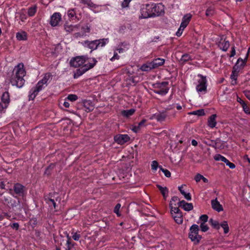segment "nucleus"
I'll use <instances>...</instances> for the list:
<instances>
[{
    "mask_svg": "<svg viewBox=\"0 0 250 250\" xmlns=\"http://www.w3.org/2000/svg\"><path fill=\"white\" fill-rule=\"evenodd\" d=\"M139 19H148L159 16L164 13V6L161 3L150 2L143 5L140 8Z\"/></svg>",
    "mask_w": 250,
    "mask_h": 250,
    "instance_id": "1",
    "label": "nucleus"
},
{
    "mask_svg": "<svg viewBox=\"0 0 250 250\" xmlns=\"http://www.w3.org/2000/svg\"><path fill=\"white\" fill-rule=\"evenodd\" d=\"M26 75V71L23 63H19L14 67L12 76L10 79V83L13 86L18 88L22 87L25 83L23 79Z\"/></svg>",
    "mask_w": 250,
    "mask_h": 250,
    "instance_id": "2",
    "label": "nucleus"
},
{
    "mask_svg": "<svg viewBox=\"0 0 250 250\" xmlns=\"http://www.w3.org/2000/svg\"><path fill=\"white\" fill-rule=\"evenodd\" d=\"M52 75L50 73L45 74L43 78L39 81L36 86L31 89L29 92V99L30 100H33L38 93L44 87V85L47 84L48 81L51 79Z\"/></svg>",
    "mask_w": 250,
    "mask_h": 250,
    "instance_id": "3",
    "label": "nucleus"
},
{
    "mask_svg": "<svg viewBox=\"0 0 250 250\" xmlns=\"http://www.w3.org/2000/svg\"><path fill=\"white\" fill-rule=\"evenodd\" d=\"M199 79L196 84V90L199 95L205 94L207 92V80L206 77L198 74Z\"/></svg>",
    "mask_w": 250,
    "mask_h": 250,
    "instance_id": "4",
    "label": "nucleus"
},
{
    "mask_svg": "<svg viewBox=\"0 0 250 250\" xmlns=\"http://www.w3.org/2000/svg\"><path fill=\"white\" fill-rule=\"evenodd\" d=\"M97 62V60L95 59H92L87 63H85L80 68L77 69L75 72L74 75V78L75 79L78 78L80 76H82L86 71L93 68Z\"/></svg>",
    "mask_w": 250,
    "mask_h": 250,
    "instance_id": "5",
    "label": "nucleus"
},
{
    "mask_svg": "<svg viewBox=\"0 0 250 250\" xmlns=\"http://www.w3.org/2000/svg\"><path fill=\"white\" fill-rule=\"evenodd\" d=\"M199 227L196 224L192 225L189 229L188 237L195 244L199 243L202 237L198 234Z\"/></svg>",
    "mask_w": 250,
    "mask_h": 250,
    "instance_id": "6",
    "label": "nucleus"
},
{
    "mask_svg": "<svg viewBox=\"0 0 250 250\" xmlns=\"http://www.w3.org/2000/svg\"><path fill=\"white\" fill-rule=\"evenodd\" d=\"M92 59L93 58H88L84 56H77L70 60V64L72 66L74 67H82Z\"/></svg>",
    "mask_w": 250,
    "mask_h": 250,
    "instance_id": "7",
    "label": "nucleus"
},
{
    "mask_svg": "<svg viewBox=\"0 0 250 250\" xmlns=\"http://www.w3.org/2000/svg\"><path fill=\"white\" fill-rule=\"evenodd\" d=\"M154 88V92L161 95H166L169 90L168 83L167 82L155 83Z\"/></svg>",
    "mask_w": 250,
    "mask_h": 250,
    "instance_id": "8",
    "label": "nucleus"
},
{
    "mask_svg": "<svg viewBox=\"0 0 250 250\" xmlns=\"http://www.w3.org/2000/svg\"><path fill=\"white\" fill-rule=\"evenodd\" d=\"M191 18L192 15L190 13L187 14L184 16L180 26L176 32V35L177 36L180 37L182 34L183 30L188 24Z\"/></svg>",
    "mask_w": 250,
    "mask_h": 250,
    "instance_id": "9",
    "label": "nucleus"
},
{
    "mask_svg": "<svg viewBox=\"0 0 250 250\" xmlns=\"http://www.w3.org/2000/svg\"><path fill=\"white\" fill-rule=\"evenodd\" d=\"M171 214L175 221L178 224H181L183 223V218L182 213L178 208H172L170 209Z\"/></svg>",
    "mask_w": 250,
    "mask_h": 250,
    "instance_id": "10",
    "label": "nucleus"
},
{
    "mask_svg": "<svg viewBox=\"0 0 250 250\" xmlns=\"http://www.w3.org/2000/svg\"><path fill=\"white\" fill-rule=\"evenodd\" d=\"M115 142L119 145H124L130 140L129 136L127 134H118L114 136Z\"/></svg>",
    "mask_w": 250,
    "mask_h": 250,
    "instance_id": "11",
    "label": "nucleus"
},
{
    "mask_svg": "<svg viewBox=\"0 0 250 250\" xmlns=\"http://www.w3.org/2000/svg\"><path fill=\"white\" fill-rule=\"evenodd\" d=\"M62 20V15L60 13H54L50 18V24L52 26H56L58 25L59 23Z\"/></svg>",
    "mask_w": 250,
    "mask_h": 250,
    "instance_id": "12",
    "label": "nucleus"
},
{
    "mask_svg": "<svg viewBox=\"0 0 250 250\" xmlns=\"http://www.w3.org/2000/svg\"><path fill=\"white\" fill-rule=\"evenodd\" d=\"M167 116V114L166 112H161L156 113L153 114L150 117V119L153 120L156 119L158 122L164 121Z\"/></svg>",
    "mask_w": 250,
    "mask_h": 250,
    "instance_id": "13",
    "label": "nucleus"
},
{
    "mask_svg": "<svg viewBox=\"0 0 250 250\" xmlns=\"http://www.w3.org/2000/svg\"><path fill=\"white\" fill-rule=\"evenodd\" d=\"M1 100L2 104L0 105H1L2 108H7L10 102L9 93L7 92L3 93Z\"/></svg>",
    "mask_w": 250,
    "mask_h": 250,
    "instance_id": "14",
    "label": "nucleus"
},
{
    "mask_svg": "<svg viewBox=\"0 0 250 250\" xmlns=\"http://www.w3.org/2000/svg\"><path fill=\"white\" fill-rule=\"evenodd\" d=\"M211 205L212 208L218 212H220L223 210L222 206L220 204L217 198L211 201Z\"/></svg>",
    "mask_w": 250,
    "mask_h": 250,
    "instance_id": "15",
    "label": "nucleus"
},
{
    "mask_svg": "<svg viewBox=\"0 0 250 250\" xmlns=\"http://www.w3.org/2000/svg\"><path fill=\"white\" fill-rule=\"evenodd\" d=\"M13 189L15 194L19 196H22L24 192V187L20 184L17 183L14 185Z\"/></svg>",
    "mask_w": 250,
    "mask_h": 250,
    "instance_id": "16",
    "label": "nucleus"
},
{
    "mask_svg": "<svg viewBox=\"0 0 250 250\" xmlns=\"http://www.w3.org/2000/svg\"><path fill=\"white\" fill-rule=\"evenodd\" d=\"M179 207H182L186 211H190L193 208L192 203L186 202L184 200L178 202Z\"/></svg>",
    "mask_w": 250,
    "mask_h": 250,
    "instance_id": "17",
    "label": "nucleus"
},
{
    "mask_svg": "<svg viewBox=\"0 0 250 250\" xmlns=\"http://www.w3.org/2000/svg\"><path fill=\"white\" fill-rule=\"evenodd\" d=\"M146 119L142 120L137 125L132 126L131 130L135 133L139 132L142 127L146 126Z\"/></svg>",
    "mask_w": 250,
    "mask_h": 250,
    "instance_id": "18",
    "label": "nucleus"
},
{
    "mask_svg": "<svg viewBox=\"0 0 250 250\" xmlns=\"http://www.w3.org/2000/svg\"><path fill=\"white\" fill-rule=\"evenodd\" d=\"M97 41L94 40L92 41H86L84 42V45L91 49L92 50H96L97 49Z\"/></svg>",
    "mask_w": 250,
    "mask_h": 250,
    "instance_id": "19",
    "label": "nucleus"
},
{
    "mask_svg": "<svg viewBox=\"0 0 250 250\" xmlns=\"http://www.w3.org/2000/svg\"><path fill=\"white\" fill-rule=\"evenodd\" d=\"M165 60L164 59L158 58L151 61L154 69L163 65L165 63Z\"/></svg>",
    "mask_w": 250,
    "mask_h": 250,
    "instance_id": "20",
    "label": "nucleus"
},
{
    "mask_svg": "<svg viewBox=\"0 0 250 250\" xmlns=\"http://www.w3.org/2000/svg\"><path fill=\"white\" fill-rule=\"evenodd\" d=\"M216 115L212 114L211 115L208 119V125L211 127H214L217 124L216 121Z\"/></svg>",
    "mask_w": 250,
    "mask_h": 250,
    "instance_id": "21",
    "label": "nucleus"
},
{
    "mask_svg": "<svg viewBox=\"0 0 250 250\" xmlns=\"http://www.w3.org/2000/svg\"><path fill=\"white\" fill-rule=\"evenodd\" d=\"M229 46V41L226 40H222L219 43V47L224 51H226Z\"/></svg>",
    "mask_w": 250,
    "mask_h": 250,
    "instance_id": "22",
    "label": "nucleus"
},
{
    "mask_svg": "<svg viewBox=\"0 0 250 250\" xmlns=\"http://www.w3.org/2000/svg\"><path fill=\"white\" fill-rule=\"evenodd\" d=\"M153 69L154 68L151 62L143 64L140 67V69L143 71H148Z\"/></svg>",
    "mask_w": 250,
    "mask_h": 250,
    "instance_id": "23",
    "label": "nucleus"
},
{
    "mask_svg": "<svg viewBox=\"0 0 250 250\" xmlns=\"http://www.w3.org/2000/svg\"><path fill=\"white\" fill-rule=\"evenodd\" d=\"M16 38L19 41H25L27 39V33L25 31H20L16 33Z\"/></svg>",
    "mask_w": 250,
    "mask_h": 250,
    "instance_id": "24",
    "label": "nucleus"
},
{
    "mask_svg": "<svg viewBox=\"0 0 250 250\" xmlns=\"http://www.w3.org/2000/svg\"><path fill=\"white\" fill-rule=\"evenodd\" d=\"M79 27V25H67L65 24L64 25V29L65 31L67 32H72L74 31L78 30V28Z\"/></svg>",
    "mask_w": 250,
    "mask_h": 250,
    "instance_id": "25",
    "label": "nucleus"
},
{
    "mask_svg": "<svg viewBox=\"0 0 250 250\" xmlns=\"http://www.w3.org/2000/svg\"><path fill=\"white\" fill-rule=\"evenodd\" d=\"M185 186V185H182L181 186L178 187V189L179 190L181 193L184 195L185 199H186L188 201H190L191 200V196L189 193H186L185 192V191L183 189V187Z\"/></svg>",
    "mask_w": 250,
    "mask_h": 250,
    "instance_id": "26",
    "label": "nucleus"
},
{
    "mask_svg": "<svg viewBox=\"0 0 250 250\" xmlns=\"http://www.w3.org/2000/svg\"><path fill=\"white\" fill-rule=\"evenodd\" d=\"M96 41H97L96 43L97 44V48L98 47H104L109 42V40L107 38L96 40Z\"/></svg>",
    "mask_w": 250,
    "mask_h": 250,
    "instance_id": "27",
    "label": "nucleus"
},
{
    "mask_svg": "<svg viewBox=\"0 0 250 250\" xmlns=\"http://www.w3.org/2000/svg\"><path fill=\"white\" fill-rule=\"evenodd\" d=\"M157 187L163 195L164 198L166 199L167 197L168 192L167 188L166 187H163L160 185H157Z\"/></svg>",
    "mask_w": 250,
    "mask_h": 250,
    "instance_id": "28",
    "label": "nucleus"
},
{
    "mask_svg": "<svg viewBox=\"0 0 250 250\" xmlns=\"http://www.w3.org/2000/svg\"><path fill=\"white\" fill-rule=\"evenodd\" d=\"M135 111L134 109H130L128 110H124L122 111V114L125 117H128L132 115Z\"/></svg>",
    "mask_w": 250,
    "mask_h": 250,
    "instance_id": "29",
    "label": "nucleus"
},
{
    "mask_svg": "<svg viewBox=\"0 0 250 250\" xmlns=\"http://www.w3.org/2000/svg\"><path fill=\"white\" fill-rule=\"evenodd\" d=\"M238 76L237 72L236 71V70H233L232 72V73L230 75V78L232 80L231 81V84L233 85L236 84L237 82V78Z\"/></svg>",
    "mask_w": 250,
    "mask_h": 250,
    "instance_id": "30",
    "label": "nucleus"
},
{
    "mask_svg": "<svg viewBox=\"0 0 250 250\" xmlns=\"http://www.w3.org/2000/svg\"><path fill=\"white\" fill-rule=\"evenodd\" d=\"M179 200V199L177 196H173L169 203V207L170 209H171L172 208H177L176 207V203Z\"/></svg>",
    "mask_w": 250,
    "mask_h": 250,
    "instance_id": "31",
    "label": "nucleus"
},
{
    "mask_svg": "<svg viewBox=\"0 0 250 250\" xmlns=\"http://www.w3.org/2000/svg\"><path fill=\"white\" fill-rule=\"evenodd\" d=\"M224 229V232L225 234H227L229 231V227L227 221H224L220 224V226Z\"/></svg>",
    "mask_w": 250,
    "mask_h": 250,
    "instance_id": "32",
    "label": "nucleus"
},
{
    "mask_svg": "<svg viewBox=\"0 0 250 250\" xmlns=\"http://www.w3.org/2000/svg\"><path fill=\"white\" fill-rule=\"evenodd\" d=\"M214 159L215 161H222V162H224L225 163H226V162H228V159L225 158L224 156L220 155V154H216L214 156Z\"/></svg>",
    "mask_w": 250,
    "mask_h": 250,
    "instance_id": "33",
    "label": "nucleus"
},
{
    "mask_svg": "<svg viewBox=\"0 0 250 250\" xmlns=\"http://www.w3.org/2000/svg\"><path fill=\"white\" fill-rule=\"evenodd\" d=\"M37 12V7L36 6H33L30 7L28 9V15L29 16H33Z\"/></svg>",
    "mask_w": 250,
    "mask_h": 250,
    "instance_id": "34",
    "label": "nucleus"
},
{
    "mask_svg": "<svg viewBox=\"0 0 250 250\" xmlns=\"http://www.w3.org/2000/svg\"><path fill=\"white\" fill-rule=\"evenodd\" d=\"M67 15L69 19H74L76 18V12L74 9H69L67 11Z\"/></svg>",
    "mask_w": 250,
    "mask_h": 250,
    "instance_id": "35",
    "label": "nucleus"
},
{
    "mask_svg": "<svg viewBox=\"0 0 250 250\" xmlns=\"http://www.w3.org/2000/svg\"><path fill=\"white\" fill-rule=\"evenodd\" d=\"M215 13L214 8L210 7L208 8L206 12V15L208 17L212 16Z\"/></svg>",
    "mask_w": 250,
    "mask_h": 250,
    "instance_id": "36",
    "label": "nucleus"
},
{
    "mask_svg": "<svg viewBox=\"0 0 250 250\" xmlns=\"http://www.w3.org/2000/svg\"><path fill=\"white\" fill-rule=\"evenodd\" d=\"M245 60H247V58L245 60H243L241 58H239L237 60L235 66H239L240 67H243L246 64Z\"/></svg>",
    "mask_w": 250,
    "mask_h": 250,
    "instance_id": "37",
    "label": "nucleus"
},
{
    "mask_svg": "<svg viewBox=\"0 0 250 250\" xmlns=\"http://www.w3.org/2000/svg\"><path fill=\"white\" fill-rule=\"evenodd\" d=\"M191 59V57L188 54H185L182 55L181 59V62H183V63H185Z\"/></svg>",
    "mask_w": 250,
    "mask_h": 250,
    "instance_id": "38",
    "label": "nucleus"
},
{
    "mask_svg": "<svg viewBox=\"0 0 250 250\" xmlns=\"http://www.w3.org/2000/svg\"><path fill=\"white\" fill-rule=\"evenodd\" d=\"M209 222L214 228L217 229H220V224H219L217 221L214 220L213 219H210L209 220Z\"/></svg>",
    "mask_w": 250,
    "mask_h": 250,
    "instance_id": "39",
    "label": "nucleus"
},
{
    "mask_svg": "<svg viewBox=\"0 0 250 250\" xmlns=\"http://www.w3.org/2000/svg\"><path fill=\"white\" fill-rule=\"evenodd\" d=\"M190 114L199 116H203L205 115V111L204 109H199L196 111H193Z\"/></svg>",
    "mask_w": 250,
    "mask_h": 250,
    "instance_id": "40",
    "label": "nucleus"
},
{
    "mask_svg": "<svg viewBox=\"0 0 250 250\" xmlns=\"http://www.w3.org/2000/svg\"><path fill=\"white\" fill-rule=\"evenodd\" d=\"M78 98V96L75 94H69L66 98V99L71 102H74L76 101Z\"/></svg>",
    "mask_w": 250,
    "mask_h": 250,
    "instance_id": "41",
    "label": "nucleus"
},
{
    "mask_svg": "<svg viewBox=\"0 0 250 250\" xmlns=\"http://www.w3.org/2000/svg\"><path fill=\"white\" fill-rule=\"evenodd\" d=\"M159 168L164 173L167 177H170L171 173L169 170L167 169L163 168L162 166H160Z\"/></svg>",
    "mask_w": 250,
    "mask_h": 250,
    "instance_id": "42",
    "label": "nucleus"
},
{
    "mask_svg": "<svg viewBox=\"0 0 250 250\" xmlns=\"http://www.w3.org/2000/svg\"><path fill=\"white\" fill-rule=\"evenodd\" d=\"M47 203L49 205V206H53L54 209H56V203L55 200L53 199H48L46 201Z\"/></svg>",
    "mask_w": 250,
    "mask_h": 250,
    "instance_id": "43",
    "label": "nucleus"
},
{
    "mask_svg": "<svg viewBox=\"0 0 250 250\" xmlns=\"http://www.w3.org/2000/svg\"><path fill=\"white\" fill-rule=\"evenodd\" d=\"M151 169L152 170L156 171L158 167H159L158 162L154 160L151 163Z\"/></svg>",
    "mask_w": 250,
    "mask_h": 250,
    "instance_id": "44",
    "label": "nucleus"
},
{
    "mask_svg": "<svg viewBox=\"0 0 250 250\" xmlns=\"http://www.w3.org/2000/svg\"><path fill=\"white\" fill-rule=\"evenodd\" d=\"M121 208V205L117 204L114 209V212L118 216H120L121 214L119 212V209Z\"/></svg>",
    "mask_w": 250,
    "mask_h": 250,
    "instance_id": "45",
    "label": "nucleus"
},
{
    "mask_svg": "<svg viewBox=\"0 0 250 250\" xmlns=\"http://www.w3.org/2000/svg\"><path fill=\"white\" fill-rule=\"evenodd\" d=\"M200 228H201V230L203 232H206V231H208V226H207V224H206L204 223H202L200 224Z\"/></svg>",
    "mask_w": 250,
    "mask_h": 250,
    "instance_id": "46",
    "label": "nucleus"
},
{
    "mask_svg": "<svg viewBox=\"0 0 250 250\" xmlns=\"http://www.w3.org/2000/svg\"><path fill=\"white\" fill-rule=\"evenodd\" d=\"M72 237L75 241H78L81 237L80 234L77 232L72 233Z\"/></svg>",
    "mask_w": 250,
    "mask_h": 250,
    "instance_id": "47",
    "label": "nucleus"
},
{
    "mask_svg": "<svg viewBox=\"0 0 250 250\" xmlns=\"http://www.w3.org/2000/svg\"><path fill=\"white\" fill-rule=\"evenodd\" d=\"M132 0H124L123 2L122 3V7L123 8H126L128 6L129 2Z\"/></svg>",
    "mask_w": 250,
    "mask_h": 250,
    "instance_id": "48",
    "label": "nucleus"
},
{
    "mask_svg": "<svg viewBox=\"0 0 250 250\" xmlns=\"http://www.w3.org/2000/svg\"><path fill=\"white\" fill-rule=\"evenodd\" d=\"M200 219L202 221H203V223H205L206 222H207L208 221V216L207 215H206V214L202 215L200 217Z\"/></svg>",
    "mask_w": 250,
    "mask_h": 250,
    "instance_id": "49",
    "label": "nucleus"
},
{
    "mask_svg": "<svg viewBox=\"0 0 250 250\" xmlns=\"http://www.w3.org/2000/svg\"><path fill=\"white\" fill-rule=\"evenodd\" d=\"M82 29L84 33H89L90 31V27L87 24L83 26Z\"/></svg>",
    "mask_w": 250,
    "mask_h": 250,
    "instance_id": "50",
    "label": "nucleus"
},
{
    "mask_svg": "<svg viewBox=\"0 0 250 250\" xmlns=\"http://www.w3.org/2000/svg\"><path fill=\"white\" fill-rule=\"evenodd\" d=\"M203 178V175L200 174H197L195 176L194 179L196 182H199Z\"/></svg>",
    "mask_w": 250,
    "mask_h": 250,
    "instance_id": "51",
    "label": "nucleus"
},
{
    "mask_svg": "<svg viewBox=\"0 0 250 250\" xmlns=\"http://www.w3.org/2000/svg\"><path fill=\"white\" fill-rule=\"evenodd\" d=\"M242 106L243 108V110L244 111V112L246 113H247V114L250 113L249 108L247 106L246 104H245L244 105H242Z\"/></svg>",
    "mask_w": 250,
    "mask_h": 250,
    "instance_id": "52",
    "label": "nucleus"
},
{
    "mask_svg": "<svg viewBox=\"0 0 250 250\" xmlns=\"http://www.w3.org/2000/svg\"><path fill=\"white\" fill-rule=\"evenodd\" d=\"M226 164L231 169H233L235 167V165L232 163H230L229 160H228V162L226 163Z\"/></svg>",
    "mask_w": 250,
    "mask_h": 250,
    "instance_id": "53",
    "label": "nucleus"
},
{
    "mask_svg": "<svg viewBox=\"0 0 250 250\" xmlns=\"http://www.w3.org/2000/svg\"><path fill=\"white\" fill-rule=\"evenodd\" d=\"M119 59V56L118 55V53L114 52V56L110 59V60L111 61H113L116 59Z\"/></svg>",
    "mask_w": 250,
    "mask_h": 250,
    "instance_id": "54",
    "label": "nucleus"
},
{
    "mask_svg": "<svg viewBox=\"0 0 250 250\" xmlns=\"http://www.w3.org/2000/svg\"><path fill=\"white\" fill-rule=\"evenodd\" d=\"M11 227L13 229L18 230L19 228V225L17 223H14L12 224V225L11 226Z\"/></svg>",
    "mask_w": 250,
    "mask_h": 250,
    "instance_id": "55",
    "label": "nucleus"
},
{
    "mask_svg": "<svg viewBox=\"0 0 250 250\" xmlns=\"http://www.w3.org/2000/svg\"><path fill=\"white\" fill-rule=\"evenodd\" d=\"M244 94L246 97L250 100V90H246L244 91Z\"/></svg>",
    "mask_w": 250,
    "mask_h": 250,
    "instance_id": "56",
    "label": "nucleus"
},
{
    "mask_svg": "<svg viewBox=\"0 0 250 250\" xmlns=\"http://www.w3.org/2000/svg\"><path fill=\"white\" fill-rule=\"evenodd\" d=\"M237 101L241 104L242 106L246 104L245 102L239 97H237Z\"/></svg>",
    "mask_w": 250,
    "mask_h": 250,
    "instance_id": "57",
    "label": "nucleus"
},
{
    "mask_svg": "<svg viewBox=\"0 0 250 250\" xmlns=\"http://www.w3.org/2000/svg\"><path fill=\"white\" fill-rule=\"evenodd\" d=\"M88 6H89L91 9L96 8V5L93 3L92 2L89 1V4H88L87 5Z\"/></svg>",
    "mask_w": 250,
    "mask_h": 250,
    "instance_id": "58",
    "label": "nucleus"
},
{
    "mask_svg": "<svg viewBox=\"0 0 250 250\" xmlns=\"http://www.w3.org/2000/svg\"><path fill=\"white\" fill-rule=\"evenodd\" d=\"M235 55V48L234 47H232L231 48V54L230 55V57H233L234 55Z\"/></svg>",
    "mask_w": 250,
    "mask_h": 250,
    "instance_id": "59",
    "label": "nucleus"
},
{
    "mask_svg": "<svg viewBox=\"0 0 250 250\" xmlns=\"http://www.w3.org/2000/svg\"><path fill=\"white\" fill-rule=\"evenodd\" d=\"M89 0H81V2L84 4L88 5V4H89Z\"/></svg>",
    "mask_w": 250,
    "mask_h": 250,
    "instance_id": "60",
    "label": "nucleus"
},
{
    "mask_svg": "<svg viewBox=\"0 0 250 250\" xmlns=\"http://www.w3.org/2000/svg\"><path fill=\"white\" fill-rule=\"evenodd\" d=\"M117 51H118L119 53H122L125 51V50L121 47H120L117 49Z\"/></svg>",
    "mask_w": 250,
    "mask_h": 250,
    "instance_id": "61",
    "label": "nucleus"
},
{
    "mask_svg": "<svg viewBox=\"0 0 250 250\" xmlns=\"http://www.w3.org/2000/svg\"><path fill=\"white\" fill-rule=\"evenodd\" d=\"M63 105L65 107H69V105H70V104L69 103L67 102V101H64L63 103Z\"/></svg>",
    "mask_w": 250,
    "mask_h": 250,
    "instance_id": "62",
    "label": "nucleus"
},
{
    "mask_svg": "<svg viewBox=\"0 0 250 250\" xmlns=\"http://www.w3.org/2000/svg\"><path fill=\"white\" fill-rule=\"evenodd\" d=\"M197 142L195 140H192L191 141V144L193 146H196L197 145Z\"/></svg>",
    "mask_w": 250,
    "mask_h": 250,
    "instance_id": "63",
    "label": "nucleus"
},
{
    "mask_svg": "<svg viewBox=\"0 0 250 250\" xmlns=\"http://www.w3.org/2000/svg\"><path fill=\"white\" fill-rule=\"evenodd\" d=\"M202 180H203V181L205 183H208V179H207L206 178H205V177H204L203 176V178L202 179Z\"/></svg>",
    "mask_w": 250,
    "mask_h": 250,
    "instance_id": "64",
    "label": "nucleus"
}]
</instances>
